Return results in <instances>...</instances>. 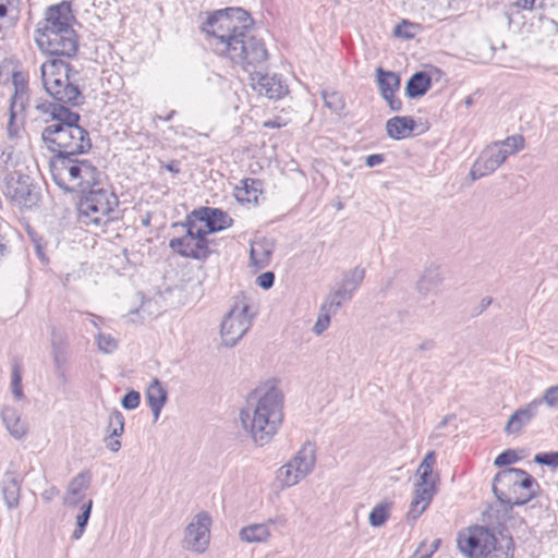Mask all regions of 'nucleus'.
Returning <instances> with one entry per match:
<instances>
[{"label": "nucleus", "instance_id": "f257e3e1", "mask_svg": "<svg viewBox=\"0 0 558 558\" xmlns=\"http://www.w3.org/2000/svg\"><path fill=\"white\" fill-rule=\"evenodd\" d=\"M252 20L241 8H227L208 14L202 29L214 51L229 58L250 72L248 66L266 62L264 43L251 35Z\"/></svg>", "mask_w": 558, "mask_h": 558}, {"label": "nucleus", "instance_id": "f03ea898", "mask_svg": "<svg viewBox=\"0 0 558 558\" xmlns=\"http://www.w3.org/2000/svg\"><path fill=\"white\" fill-rule=\"evenodd\" d=\"M283 393L274 385L256 388L240 412L244 429L263 447L271 441L283 423Z\"/></svg>", "mask_w": 558, "mask_h": 558}, {"label": "nucleus", "instance_id": "7ed1b4c3", "mask_svg": "<svg viewBox=\"0 0 558 558\" xmlns=\"http://www.w3.org/2000/svg\"><path fill=\"white\" fill-rule=\"evenodd\" d=\"M36 108L50 114L41 132L46 147L56 154L54 158L71 157L87 153L92 147L88 132L78 124L80 114L63 105L39 104Z\"/></svg>", "mask_w": 558, "mask_h": 558}, {"label": "nucleus", "instance_id": "20e7f679", "mask_svg": "<svg viewBox=\"0 0 558 558\" xmlns=\"http://www.w3.org/2000/svg\"><path fill=\"white\" fill-rule=\"evenodd\" d=\"M50 168L54 183L66 192L83 194L92 187L100 185L101 173L88 160L61 156L51 161Z\"/></svg>", "mask_w": 558, "mask_h": 558}, {"label": "nucleus", "instance_id": "39448f33", "mask_svg": "<svg viewBox=\"0 0 558 558\" xmlns=\"http://www.w3.org/2000/svg\"><path fill=\"white\" fill-rule=\"evenodd\" d=\"M40 71L44 87L53 99L63 105L76 106L81 102L78 72L73 71L68 62L53 58L44 62Z\"/></svg>", "mask_w": 558, "mask_h": 558}, {"label": "nucleus", "instance_id": "423d86ee", "mask_svg": "<svg viewBox=\"0 0 558 558\" xmlns=\"http://www.w3.org/2000/svg\"><path fill=\"white\" fill-rule=\"evenodd\" d=\"M539 485L526 471L508 468L496 474L493 492L499 502L508 506H522L537 495Z\"/></svg>", "mask_w": 558, "mask_h": 558}, {"label": "nucleus", "instance_id": "0eeeda50", "mask_svg": "<svg viewBox=\"0 0 558 558\" xmlns=\"http://www.w3.org/2000/svg\"><path fill=\"white\" fill-rule=\"evenodd\" d=\"M117 205L118 198L109 189L94 186L80 199V220L86 226L105 227L112 220Z\"/></svg>", "mask_w": 558, "mask_h": 558}, {"label": "nucleus", "instance_id": "6e6552de", "mask_svg": "<svg viewBox=\"0 0 558 558\" xmlns=\"http://www.w3.org/2000/svg\"><path fill=\"white\" fill-rule=\"evenodd\" d=\"M524 137L517 134L487 145L473 163L470 175L473 180H477L494 173L509 156L524 148Z\"/></svg>", "mask_w": 558, "mask_h": 558}, {"label": "nucleus", "instance_id": "1a4fd4ad", "mask_svg": "<svg viewBox=\"0 0 558 558\" xmlns=\"http://www.w3.org/2000/svg\"><path fill=\"white\" fill-rule=\"evenodd\" d=\"M435 463L436 452L428 451L416 470L417 481L414 487V496L407 513L408 520L416 521L428 508L436 494L439 476L437 473H433Z\"/></svg>", "mask_w": 558, "mask_h": 558}, {"label": "nucleus", "instance_id": "9d476101", "mask_svg": "<svg viewBox=\"0 0 558 558\" xmlns=\"http://www.w3.org/2000/svg\"><path fill=\"white\" fill-rule=\"evenodd\" d=\"M173 228H180L183 232V235L173 238L169 242V246L174 253L193 259L208 257L210 253L208 241L203 234L202 226L189 216L185 223H174Z\"/></svg>", "mask_w": 558, "mask_h": 558}, {"label": "nucleus", "instance_id": "9b49d317", "mask_svg": "<svg viewBox=\"0 0 558 558\" xmlns=\"http://www.w3.org/2000/svg\"><path fill=\"white\" fill-rule=\"evenodd\" d=\"M244 296L236 298L233 306L225 316L220 326V336L226 347H233L252 326L254 314Z\"/></svg>", "mask_w": 558, "mask_h": 558}, {"label": "nucleus", "instance_id": "f8f14e48", "mask_svg": "<svg viewBox=\"0 0 558 558\" xmlns=\"http://www.w3.org/2000/svg\"><path fill=\"white\" fill-rule=\"evenodd\" d=\"M316 463V448L306 441L295 456L277 472V478L282 487H292L308 476Z\"/></svg>", "mask_w": 558, "mask_h": 558}, {"label": "nucleus", "instance_id": "ddd939ff", "mask_svg": "<svg viewBox=\"0 0 558 558\" xmlns=\"http://www.w3.org/2000/svg\"><path fill=\"white\" fill-rule=\"evenodd\" d=\"M213 520L208 512L199 511L194 514L183 530L182 548L196 554H204L210 544Z\"/></svg>", "mask_w": 558, "mask_h": 558}, {"label": "nucleus", "instance_id": "4468645a", "mask_svg": "<svg viewBox=\"0 0 558 558\" xmlns=\"http://www.w3.org/2000/svg\"><path fill=\"white\" fill-rule=\"evenodd\" d=\"M40 50L51 56L74 57L78 49L77 35L73 28L36 34Z\"/></svg>", "mask_w": 558, "mask_h": 558}, {"label": "nucleus", "instance_id": "2eb2a0df", "mask_svg": "<svg viewBox=\"0 0 558 558\" xmlns=\"http://www.w3.org/2000/svg\"><path fill=\"white\" fill-rule=\"evenodd\" d=\"M460 551L468 558H483L494 549L496 537L485 527L475 526L460 532L457 538Z\"/></svg>", "mask_w": 558, "mask_h": 558}, {"label": "nucleus", "instance_id": "dca6fc26", "mask_svg": "<svg viewBox=\"0 0 558 558\" xmlns=\"http://www.w3.org/2000/svg\"><path fill=\"white\" fill-rule=\"evenodd\" d=\"M365 277V269L355 267L343 275L338 289L330 292L325 299V308L339 311L343 303L349 302Z\"/></svg>", "mask_w": 558, "mask_h": 558}, {"label": "nucleus", "instance_id": "f3484780", "mask_svg": "<svg viewBox=\"0 0 558 558\" xmlns=\"http://www.w3.org/2000/svg\"><path fill=\"white\" fill-rule=\"evenodd\" d=\"M74 15L69 2H61L49 7L45 17L37 24L36 34L56 32L59 29L73 28Z\"/></svg>", "mask_w": 558, "mask_h": 558}, {"label": "nucleus", "instance_id": "a211bd4d", "mask_svg": "<svg viewBox=\"0 0 558 558\" xmlns=\"http://www.w3.org/2000/svg\"><path fill=\"white\" fill-rule=\"evenodd\" d=\"M190 217L202 226L205 236L225 230L232 225L231 217L219 208L202 207L193 210Z\"/></svg>", "mask_w": 558, "mask_h": 558}, {"label": "nucleus", "instance_id": "6ab92c4d", "mask_svg": "<svg viewBox=\"0 0 558 558\" xmlns=\"http://www.w3.org/2000/svg\"><path fill=\"white\" fill-rule=\"evenodd\" d=\"M14 86L15 92L11 98L10 112L5 126L8 138L12 142L17 141L23 130V121L22 119H17V112H22L24 110L27 101L25 84L23 82L20 83L17 78L14 77Z\"/></svg>", "mask_w": 558, "mask_h": 558}, {"label": "nucleus", "instance_id": "aec40b11", "mask_svg": "<svg viewBox=\"0 0 558 558\" xmlns=\"http://www.w3.org/2000/svg\"><path fill=\"white\" fill-rule=\"evenodd\" d=\"M3 194L21 206L32 203V185L29 177L20 173H10L5 177Z\"/></svg>", "mask_w": 558, "mask_h": 558}, {"label": "nucleus", "instance_id": "412c9836", "mask_svg": "<svg viewBox=\"0 0 558 558\" xmlns=\"http://www.w3.org/2000/svg\"><path fill=\"white\" fill-rule=\"evenodd\" d=\"M250 81L255 92L269 99H279L288 92L281 78L275 74L268 75L260 72H250Z\"/></svg>", "mask_w": 558, "mask_h": 558}, {"label": "nucleus", "instance_id": "4be33fe9", "mask_svg": "<svg viewBox=\"0 0 558 558\" xmlns=\"http://www.w3.org/2000/svg\"><path fill=\"white\" fill-rule=\"evenodd\" d=\"M51 355L58 379L60 383L66 384L69 380V342L66 337L61 332H52Z\"/></svg>", "mask_w": 558, "mask_h": 558}, {"label": "nucleus", "instance_id": "5701e85b", "mask_svg": "<svg viewBox=\"0 0 558 558\" xmlns=\"http://www.w3.org/2000/svg\"><path fill=\"white\" fill-rule=\"evenodd\" d=\"M543 403V400H532L522 408L514 411L506 426L505 432L508 435L519 434L524 426H526L538 413V408Z\"/></svg>", "mask_w": 558, "mask_h": 558}, {"label": "nucleus", "instance_id": "b1692460", "mask_svg": "<svg viewBox=\"0 0 558 558\" xmlns=\"http://www.w3.org/2000/svg\"><path fill=\"white\" fill-rule=\"evenodd\" d=\"M92 474L89 471L80 472L69 483L63 496V505L74 507L78 505L85 497L90 486Z\"/></svg>", "mask_w": 558, "mask_h": 558}, {"label": "nucleus", "instance_id": "393cba45", "mask_svg": "<svg viewBox=\"0 0 558 558\" xmlns=\"http://www.w3.org/2000/svg\"><path fill=\"white\" fill-rule=\"evenodd\" d=\"M272 519H268L263 523H253L243 526L239 531V538L247 544L266 543L271 537L270 524H274Z\"/></svg>", "mask_w": 558, "mask_h": 558}, {"label": "nucleus", "instance_id": "a878e982", "mask_svg": "<svg viewBox=\"0 0 558 558\" xmlns=\"http://www.w3.org/2000/svg\"><path fill=\"white\" fill-rule=\"evenodd\" d=\"M415 121L410 116L393 117L386 122L387 135L396 141L413 136Z\"/></svg>", "mask_w": 558, "mask_h": 558}, {"label": "nucleus", "instance_id": "bb28decb", "mask_svg": "<svg viewBox=\"0 0 558 558\" xmlns=\"http://www.w3.org/2000/svg\"><path fill=\"white\" fill-rule=\"evenodd\" d=\"M168 392L161 381L154 378L146 389V400L153 412L154 420L159 418L160 412L167 402Z\"/></svg>", "mask_w": 558, "mask_h": 558}, {"label": "nucleus", "instance_id": "cd10ccee", "mask_svg": "<svg viewBox=\"0 0 558 558\" xmlns=\"http://www.w3.org/2000/svg\"><path fill=\"white\" fill-rule=\"evenodd\" d=\"M1 416L8 432L13 438L19 440L27 434V424L21 418V415L15 409L11 407L3 408Z\"/></svg>", "mask_w": 558, "mask_h": 558}, {"label": "nucleus", "instance_id": "c85d7f7f", "mask_svg": "<svg viewBox=\"0 0 558 558\" xmlns=\"http://www.w3.org/2000/svg\"><path fill=\"white\" fill-rule=\"evenodd\" d=\"M22 480L14 473H5L2 483L3 500L9 509L20 505Z\"/></svg>", "mask_w": 558, "mask_h": 558}, {"label": "nucleus", "instance_id": "c756f323", "mask_svg": "<svg viewBox=\"0 0 558 558\" xmlns=\"http://www.w3.org/2000/svg\"><path fill=\"white\" fill-rule=\"evenodd\" d=\"M274 252V243L266 239L253 241L251 244V262L257 268L266 267Z\"/></svg>", "mask_w": 558, "mask_h": 558}, {"label": "nucleus", "instance_id": "7c9ffc66", "mask_svg": "<svg viewBox=\"0 0 558 558\" xmlns=\"http://www.w3.org/2000/svg\"><path fill=\"white\" fill-rule=\"evenodd\" d=\"M429 87V75L425 72H416L408 81L405 92L410 98H417L426 94Z\"/></svg>", "mask_w": 558, "mask_h": 558}, {"label": "nucleus", "instance_id": "2f4dec72", "mask_svg": "<svg viewBox=\"0 0 558 558\" xmlns=\"http://www.w3.org/2000/svg\"><path fill=\"white\" fill-rule=\"evenodd\" d=\"M377 82L383 98L391 96L400 87V77L395 72L381 68L377 69Z\"/></svg>", "mask_w": 558, "mask_h": 558}, {"label": "nucleus", "instance_id": "473e14b6", "mask_svg": "<svg viewBox=\"0 0 558 558\" xmlns=\"http://www.w3.org/2000/svg\"><path fill=\"white\" fill-rule=\"evenodd\" d=\"M393 502L384 500L379 504H377L371 511L368 515V522L369 525L373 527H380L383 526L391 514Z\"/></svg>", "mask_w": 558, "mask_h": 558}, {"label": "nucleus", "instance_id": "72a5a7b5", "mask_svg": "<svg viewBox=\"0 0 558 558\" xmlns=\"http://www.w3.org/2000/svg\"><path fill=\"white\" fill-rule=\"evenodd\" d=\"M441 283V277L436 268H428L417 281V289L421 293H429Z\"/></svg>", "mask_w": 558, "mask_h": 558}, {"label": "nucleus", "instance_id": "f704fd0d", "mask_svg": "<svg viewBox=\"0 0 558 558\" xmlns=\"http://www.w3.org/2000/svg\"><path fill=\"white\" fill-rule=\"evenodd\" d=\"M92 508H93V500L92 499H88L86 502H84L82 505L81 513H78L76 515V519H75L76 527H75V530L72 533V538L73 539L78 541L83 536V534L85 532V527H86V525L88 523V520L90 518Z\"/></svg>", "mask_w": 558, "mask_h": 558}, {"label": "nucleus", "instance_id": "c9c22d12", "mask_svg": "<svg viewBox=\"0 0 558 558\" xmlns=\"http://www.w3.org/2000/svg\"><path fill=\"white\" fill-rule=\"evenodd\" d=\"M16 142H3L0 144V163L5 167H14L17 163Z\"/></svg>", "mask_w": 558, "mask_h": 558}, {"label": "nucleus", "instance_id": "e433bc0d", "mask_svg": "<svg viewBox=\"0 0 558 558\" xmlns=\"http://www.w3.org/2000/svg\"><path fill=\"white\" fill-rule=\"evenodd\" d=\"M108 433L111 437H120L124 433V416L118 410L112 411L109 415Z\"/></svg>", "mask_w": 558, "mask_h": 558}, {"label": "nucleus", "instance_id": "4c0bfd02", "mask_svg": "<svg viewBox=\"0 0 558 558\" xmlns=\"http://www.w3.org/2000/svg\"><path fill=\"white\" fill-rule=\"evenodd\" d=\"M338 311H328L325 308V302L322 304L319 315L313 326V332L317 336L322 335L330 325V318L336 315Z\"/></svg>", "mask_w": 558, "mask_h": 558}, {"label": "nucleus", "instance_id": "58836bf2", "mask_svg": "<svg viewBox=\"0 0 558 558\" xmlns=\"http://www.w3.org/2000/svg\"><path fill=\"white\" fill-rule=\"evenodd\" d=\"M97 345L101 352L108 354L117 349L118 341L109 333H98Z\"/></svg>", "mask_w": 558, "mask_h": 558}, {"label": "nucleus", "instance_id": "ea45409f", "mask_svg": "<svg viewBox=\"0 0 558 558\" xmlns=\"http://www.w3.org/2000/svg\"><path fill=\"white\" fill-rule=\"evenodd\" d=\"M323 99L325 106L335 112H339L343 109V100L338 93H323Z\"/></svg>", "mask_w": 558, "mask_h": 558}, {"label": "nucleus", "instance_id": "a19ab883", "mask_svg": "<svg viewBox=\"0 0 558 558\" xmlns=\"http://www.w3.org/2000/svg\"><path fill=\"white\" fill-rule=\"evenodd\" d=\"M520 460L518 453L512 449H507L501 452L494 461L495 466H506L515 463Z\"/></svg>", "mask_w": 558, "mask_h": 558}, {"label": "nucleus", "instance_id": "79ce46f5", "mask_svg": "<svg viewBox=\"0 0 558 558\" xmlns=\"http://www.w3.org/2000/svg\"><path fill=\"white\" fill-rule=\"evenodd\" d=\"M534 461L542 465L551 466L558 469V451L537 453L534 457Z\"/></svg>", "mask_w": 558, "mask_h": 558}, {"label": "nucleus", "instance_id": "37998d69", "mask_svg": "<svg viewBox=\"0 0 558 558\" xmlns=\"http://www.w3.org/2000/svg\"><path fill=\"white\" fill-rule=\"evenodd\" d=\"M141 395L140 392L132 390L129 391L121 401V404L126 410H134L140 405Z\"/></svg>", "mask_w": 558, "mask_h": 558}, {"label": "nucleus", "instance_id": "c03bdc74", "mask_svg": "<svg viewBox=\"0 0 558 558\" xmlns=\"http://www.w3.org/2000/svg\"><path fill=\"white\" fill-rule=\"evenodd\" d=\"M539 400H543L544 403H546L550 408H557L558 407V385L551 386L548 389L545 390L543 398Z\"/></svg>", "mask_w": 558, "mask_h": 558}, {"label": "nucleus", "instance_id": "a18cd8bd", "mask_svg": "<svg viewBox=\"0 0 558 558\" xmlns=\"http://www.w3.org/2000/svg\"><path fill=\"white\" fill-rule=\"evenodd\" d=\"M497 542L494 544V549L488 550L487 555L483 558H511L512 554L509 551V548L504 549L502 547H498Z\"/></svg>", "mask_w": 558, "mask_h": 558}, {"label": "nucleus", "instance_id": "49530a36", "mask_svg": "<svg viewBox=\"0 0 558 558\" xmlns=\"http://www.w3.org/2000/svg\"><path fill=\"white\" fill-rule=\"evenodd\" d=\"M275 275L271 271L264 272L257 277V284L263 289H269L274 286Z\"/></svg>", "mask_w": 558, "mask_h": 558}, {"label": "nucleus", "instance_id": "de8ad7c7", "mask_svg": "<svg viewBox=\"0 0 558 558\" xmlns=\"http://www.w3.org/2000/svg\"><path fill=\"white\" fill-rule=\"evenodd\" d=\"M384 99L387 101L389 108L392 111H396V112L401 111L402 101L399 98L395 97V94H391V96H387V98H384Z\"/></svg>", "mask_w": 558, "mask_h": 558}, {"label": "nucleus", "instance_id": "09e8293b", "mask_svg": "<svg viewBox=\"0 0 558 558\" xmlns=\"http://www.w3.org/2000/svg\"><path fill=\"white\" fill-rule=\"evenodd\" d=\"M59 495V489L56 486H50L41 493L44 501L49 502Z\"/></svg>", "mask_w": 558, "mask_h": 558}, {"label": "nucleus", "instance_id": "8fccbe9b", "mask_svg": "<svg viewBox=\"0 0 558 558\" xmlns=\"http://www.w3.org/2000/svg\"><path fill=\"white\" fill-rule=\"evenodd\" d=\"M14 3L15 0H0V20L7 17L9 9L12 8Z\"/></svg>", "mask_w": 558, "mask_h": 558}, {"label": "nucleus", "instance_id": "3c124183", "mask_svg": "<svg viewBox=\"0 0 558 558\" xmlns=\"http://www.w3.org/2000/svg\"><path fill=\"white\" fill-rule=\"evenodd\" d=\"M105 441L106 447L112 452H118L121 448V441L119 439H114L110 435L108 438L105 439Z\"/></svg>", "mask_w": 558, "mask_h": 558}, {"label": "nucleus", "instance_id": "603ef678", "mask_svg": "<svg viewBox=\"0 0 558 558\" xmlns=\"http://www.w3.org/2000/svg\"><path fill=\"white\" fill-rule=\"evenodd\" d=\"M383 161H384V157H383V155H379V154L369 155L366 158V165L368 167H375L377 165H380Z\"/></svg>", "mask_w": 558, "mask_h": 558}, {"label": "nucleus", "instance_id": "864d4df0", "mask_svg": "<svg viewBox=\"0 0 558 558\" xmlns=\"http://www.w3.org/2000/svg\"><path fill=\"white\" fill-rule=\"evenodd\" d=\"M535 2L536 0H517L515 1V5L519 8V9H522V10H533L534 7H535Z\"/></svg>", "mask_w": 558, "mask_h": 558}, {"label": "nucleus", "instance_id": "5fc2aeb1", "mask_svg": "<svg viewBox=\"0 0 558 558\" xmlns=\"http://www.w3.org/2000/svg\"><path fill=\"white\" fill-rule=\"evenodd\" d=\"M440 539L436 538L432 542L428 553L423 554L420 558H430L432 555L438 549Z\"/></svg>", "mask_w": 558, "mask_h": 558}, {"label": "nucleus", "instance_id": "6e6d98bb", "mask_svg": "<svg viewBox=\"0 0 558 558\" xmlns=\"http://www.w3.org/2000/svg\"><path fill=\"white\" fill-rule=\"evenodd\" d=\"M22 381V376H21V372H20V368L17 365H14L13 368H12V381H11V385L13 384H21Z\"/></svg>", "mask_w": 558, "mask_h": 558}, {"label": "nucleus", "instance_id": "4d7b16f0", "mask_svg": "<svg viewBox=\"0 0 558 558\" xmlns=\"http://www.w3.org/2000/svg\"><path fill=\"white\" fill-rule=\"evenodd\" d=\"M12 386V393L16 399H21L23 397V390L21 384H13Z\"/></svg>", "mask_w": 558, "mask_h": 558}, {"label": "nucleus", "instance_id": "13d9d810", "mask_svg": "<svg viewBox=\"0 0 558 558\" xmlns=\"http://www.w3.org/2000/svg\"><path fill=\"white\" fill-rule=\"evenodd\" d=\"M396 34L398 36L403 37V38H411V37H413V34H411V33H403L401 25L397 26Z\"/></svg>", "mask_w": 558, "mask_h": 558}, {"label": "nucleus", "instance_id": "bf43d9fd", "mask_svg": "<svg viewBox=\"0 0 558 558\" xmlns=\"http://www.w3.org/2000/svg\"><path fill=\"white\" fill-rule=\"evenodd\" d=\"M264 126L275 129V128H279L280 124L275 121H266V122H264Z\"/></svg>", "mask_w": 558, "mask_h": 558}, {"label": "nucleus", "instance_id": "052dcab7", "mask_svg": "<svg viewBox=\"0 0 558 558\" xmlns=\"http://www.w3.org/2000/svg\"><path fill=\"white\" fill-rule=\"evenodd\" d=\"M165 168L170 172H175V173L179 172V169L177 168V166L173 162L166 165Z\"/></svg>", "mask_w": 558, "mask_h": 558}, {"label": "nucleus", "instance_id": "680f3d73", "mask_svg": "<svg viewBox=\"0 0 558 558\" xmlns=\"http://www.w3.org/2000/svg\"><path fill=\"white\" fill-rule=\"evenodd\" d=\"M244 192L247 194V197H250V190H252V186L248 185V182H244ZM246 201H250V198H246Z\"/></svg>", "mask_w": 558, "mask_h": 558}, {"label": "nucleus", "instance_id": "e2e57ef3", "mask_svg": "<svg viewBox=\"0 0 558 558\" xmlns=\"http://www.w3.org/2000/svg\"><path fill=\"white\" fill-rule=\"evenodd\" d=\"M244 192L247 194V197H250V190H252V186L248 185V182H244ZM246 201H250V198H246Z\"/></svg>", "mask_w": 558, "mask_h": 558}, {"label": "nucleus", "instance_id": "0e129e2a", "mask_svg": "<svg viewBox=\"0 0 558 558\" xmlns=\"http://www.w3.org/2000/svg\"><path fill=\"white\" fill-rule=\"evenodd\" d=\"M448 422V417H445L438 425V427H444Z\"/></svg>", "mask_w": 558, "mask_h": 558}, {"label": "nucleus", "instance_id": "69168bd1", "mask_svg": "<svg viewBox=\"0 0 558 558\" xmlns=\"http://www.w3.org/2000/svg\"><path fill=\"white\" fill-rule=\"evenodd\" d=\"M173 113H174V111H171V112H170V113L165 118V120H166V121H169V120L172 118Z\"/></svg>", "mask_w": 558, "mask_h": 558}, {"label": "nucleus", "instance_id": "338daca9", "mask_svg": "<svg viewBox=\"0 0 558 558\" xmlns=\"http://www.w3.org/2000/svg\"><path fill=\"white\" fill-rule=\"evenodd\" d=\"M420 348H421V349H425V348H427V343H423V344H421V347H420Z\"/></svg>", "mask_w": 558, "mask_h": 558}, {"label": "nucleus", "instance_id": "774afa93", "mask_svg": "<svg viewBox=\"0 0 558 558\" xmlns=\"http://www.w3.org/2000/svg\"><path fill=\"white\" fill-rule=\"evenodd\" d=\"M337 208H338V209H341V208H342V204H341V203H339V204L337 205Z\"/></svg>", "mask_w": 558, "mask_h": 558}]
</instances>
